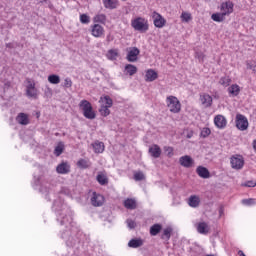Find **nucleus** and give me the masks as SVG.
Wrapping results in <instances>:
<instances>
[{"instance_id":"c85d7f7f","label":"nucleus","mask_w":256,"mask_h":256,"mask_svg":"<svg viewBox=\"0 0 256 256\" xmlns=\"http://www.w3.org/2000/svg\"><path fill=\"white\" fill-rule=\"evenodd\" d=\"M124 207L126 208V209H137V202H135V200L134 199H126L125 201H124Z\"/></svg>"},{"instance_id":"a19ab883","label":"nucleus","mask_w":256,"mask_h":256,"mask_svg":"<svg viewBox=\"0 0 256 256\" xmlns=\"http://www.w3.org/2000/svg\"><path fill=\"white\" fill-rule=\"evenodd\" d=\"M181 19H182V21H185L186 23H189V21H191V14L187 13V12H183L181 14Z\"/></svg>"},{"instance_id":"f704fd0d","label":"nucleus","mask_w":256,"mask_h":256,"mask_svg":"<svg viewBox=\"0 0 256 256\" xmlns=\"http://www.w3.org/2000/svg\"><path fill=\"white\" fill-rule=\"evenodd\" d=\"M219 84L223 87H229V85H231V78L229 76H224L220 78Z\"/></svg>"},{"instance_id":"393cba45","label":"nucleus","mask_w":256,"mask_h":256,"mask_svg":"<svg viewBox=\"0 0 256 256\" xmlns=\"http://www.w3.org/2000/svg\"><path fill=\"white\" fill-rule=\"evenodd\" d=\"M99 103H101V105H104V107H113V99H111L110 96L101 97Z\"/></svg>"},{"instance_id":"412c9836","label":"nucleus","mask_w":256,"mask_h":256,"mask_svg":"<svg viewBox=\"0 0 256 256\" xmlns=\"http://www.w3.org/2000/svg\"><path fill=\"white\" fill-rule=\"evenodd\" d=\"M198 233L201 235H207L209 233V225L206 222H200L196 226Z\"/></svg>"},{"instance_id":"ea45409f","label":"nucleus","mask_w":256,"mask_h":256,"mask_svg":"<svg viewBox=\"0 0 256 256\" xmlns=\"http://www.w3.org/2000/svg\"><path fill=\"white\" fill-rule=\"evenodd\" d=\"M211 135V129L209 128H203L200 133V137H203V139H206V137H209Z\"/></svg>"},{"instance_id":"13d9d810","label":"nucleus","mask_w":256,"mask_h":256,"mask_svg":"<svg viewBox=\"0 0 256 256\" xmlns=\"http://www.w3.org/2000/svg\"><path fill=\"white\" fill-rule=\"evenodd\" d=\"M243 256H246V255H243Z\"/></svg>"},{"instance_id":"4c0bfd02","label":"nucleus","mask_w":256,"mask_h":256,"mask_svg":"<svg viewBox=\"0 0 256 256\" xmlns=\"http://www.w3.org/2000/svg\"><path fill=\"white\" fill-rule=\"evenodd\" d=\"M80 22L83 25H89V23H91V18L87 14H81L80 15Z\"/></svg>"},{"instance_id":"a211bd4d","label":"nucleus","mask_w":256,"mask_h":256,"mask_svg":"<svg viewBox=\"0 0 256 256\" xmlns=\"http://www.w3.org/2000/svg\"><path fill=\"white\" fill-rule=\"evenodd\" d=\"M214 123L216 127H218L219 129H223L227 125V120L223 117V115H217L214 118Z\"/></svg>"},{"instance_id":"c9c22d12","label":"nucleus","mask_w":256,"mask_h":256,"mask_svg":"<svg viewBox=\"0 0 256 256\" xmlns=\"http://www.w3.org/2000/svg\"><path fill=\"white\" fill-rule=\"evenodd\" d=\"M96 179L100 185H107L109 183L107 176H105L103 174H98Z\"/></svg>"},{"instance_id":"7ed1b4c3","label":"nucleus","mask_w":256,"mask_h":256,"mask_svg":"<svg viewBox=\"0 0 256 256\" xmlns=\"http://www.w3.org/2000/svg\"><path fill=\"white\" fill-rule=\"evenodd\" d=\"M166 101L171 113H179V111H181V103L177 97L169 96L167 97Z\"/></svg>"},{"instance_id":"1a4fd4ad","label":"nucleus","mask_w":256,"mask_h":256,"mask_svg":"<svg viewBox=\"0 0 256 256\" xmlns=\"http://www.w3.org/2000/svg\"><path fill=\"white\" fill-rule=\"evenodd\" d=\"M26 95L27 97L37 99V88H35V83H32L31 80H28V85L26 86Z\"/></svg>"},{"instance_id":"9d476101","label":"nucleus","mask_w":256,"mask_h":256,"mask_svg":"<svg viewBox=\"0 0 256 256\" xmlns=\"http://www.w3.org/2000/svg\"><path fill=\"white\" fill-rule=\"evenodd\" d=\"M91 33L93 37H97V38L103 37L105 33V29L103 28V26L99 24H94L91 26Z\"/></svg>"},{"instance_id":"72a5a7b5","label":"nucleus","mask_w":256,"mask_h":256,"mask_svg":"<svg viewBox=\"0 0 256 256\" xmlns=\"http://www.w3.org/2000/svg\"><path fill=\"white\" fill-rule=\"evenodd\" d=\"M109 109H110L109 106H105V104H101L99 113L102 115V117H108V115H111V110Z\"/></svg>"},{"instance_id":"603ef678","label":"nucleus","mask_w":256,"mask_h":256,"mask_svg":"<svg viewBox=\"0 0 256 256\" xmlns=\"http://www.w3.org/2000/svg\"><path fill=\"white\" fill-rule=\"evenodd\" d=\"M249 69L256 72V65H254L253 67H249Z\"/></svg>"},{"instance_id":"4be33fe9","label":"nucleus","mask_w":256,"mask_h":256,"mask_svg":"<svg viewBox=\"0 0 256 256\" xmlns=\"http://www.w3.org/2000/svg\"><path fill=\"white\" fill-rule=\"evenodd\" d=\"M92 147L94 149V153H103V151H105V144L99 140L92 143Z\"/></svg>"},{"instance_id":"f257e3e1","label":"nucleus","mask_w":256,"mask_h":256,"mask_svg":"<svg viewBox=\"0 0 256 256\" xmlns=\"http://www.w3.org/2000/svg\"><path fill=\"white\" fill-rule=\"evenodd\" d=\"M131 27L139 33H147L149 31V21L143 17H137L131 21Z\"/></svg>"},{"instance_id":"c756f323","label":"nucleus","mask_w":256,"mask_h":256,"mask_svg":"<svg viewBox=\"0 0 256 256\" xmlns=\"http://www.w3.org/2000/svg\"><path fill=\"white\" fill-rule=\"evenodd\" d=\"M48 81L52 85H59V83H61V77L57 74H51L48 76Z\"/></svg>"},{"instance_id":"20e7f679","label":"nucleus","mask_w":256,"mask_h":256,"mask_svg":"<svg viewBox=\"0 0 256 256\" xmlns=\"http://www.w3.org/2000/svg\"><path fill=\"white\" fill-rule=\"evenodd\" d=\"M236 127L239 131H247L249 129V120L242 114L236 115Z\"/></svg>"},{"instance_id":"58836bf2","label":"nucleus","mask_w":256,"mask_h":256,"mask_svg":"<svg viewBox=\"0 0 256 256\" xmlns=\"http://www.w3.org/2000/svg\"><path fill=\"white\" fill-rule=\"evenodd\" d=\"M77 166L80 168V169H89V162L85 159H80L78 162H77Z\"/></svg>"},{"instance_id":"9b49d317","label":"nucleus","mask_w":256,"mask_h":256,"mask_svg":"<svg viewBox=\"0 0 256 256\" xmlns=\"http://www.w3.org/2000/svg\"><path fill=\"white\" fill-rule=\"evenodd\" d=\"M105 201V198L101 194L93 193V196L91 198V203L93 207H101Z\"/></svg>"},{"instance_id":"b1692460","label":"nucleus","mask_w":256,"mask_h":256,"mask_svg":"<svg viewBox=\"0 0 256 256\" xmlns=\"http://www.w3.org/2000/svg\"><path fill=\"white\" fill-rule=\"evenodd\" d=\"M241 92V88L237 84H233L228 88V93L232 95V97H237Z\"/></svg>"},{"instance_id":"2eb2a0df","label":"nucleus","mask_w":256,"mask_h":256,"mask_svg":"<svg viewBox=\"0 0 256 256\" xmlns=\"http://www.w3.org/2000/svg\"><path fill=\"white\" fill-rule=\"evenodd\" d=\"M200 101L202 105L206 108L211 107V105H213V98L209 94L200 95Z\"/></svg>"},{"instance_id":"3c124183","label":"nucleus","mask_w":256,"mask_h":256,"mask_svg":"<svg viewBox=\"0 0 256 256\" xmlns=\"http://www.w3.org/2000/svg\"><path fill=\"white\" fill-rule=\"evenodd\" d=\"M191 137H193V133L187 134V139H191Z\"/></svg>"},{"instance_id":"79ce46f5","label":"nucleus","mask_w":256,"mask_h":256,"mask_svg":"<svg viewBox=\"0 0 256 256\" xmlns=\"http://www.w3.org/2000/svg\"><path fill=\"white\" fill-rule=\"evenodd\" d=\"M63 87H65V89L73 87V81H71V78H65Z\"/></svg>"},{"instance_id":"09e8293b","label":"nucleus","mask_w":256,"mask_h":256,"mask_svg":"<svg viewBox=\"0 0 256 256\" xmlns=\"http://www.w3.org/2000/svg\"><path fill=\"white\" fill-rule=\"evenodd\" d=\"M196 57L199 59V61H203V58H204L205 56L203 55V53L197 52V53H196Z\"/></svg>"},{"instance_id":"bb28decb","label":"nucleus","mask_w":256,"mask_h":256,"mask_svg":"<svg viewBox=\"0 0 256 256\" xmlns=\"http://www.w3.org/2000/svg\"><path fill=\"white\" fill-rule=\"evenodd\" d=\"M211 19L216 23H223V21H225V13H214L211 16Z\"/></svg>"},{"instance_id":"dca6fc26","label":"nucleus","mask_w":256,"mask_h":256,"mask_svg":"<svg viewBox=\"0 0 256 256\" xmlns=\"http://www.w3.org/2000/svg\"><path fill=\"white\" fill-rule=\"evenodd\" d=\"M157 77H159V74H157L155 70L149 69L146 71L145 81H147V83H151L155 81Z\"/></svg>"},{"instance_id":"7c9ffc66","label":"nucleus","mask_w":256,"mask_h":256,"mask_svg":"<svg viewBox=\"0 0 256 256\" xmlns=\"http://www.w3.org/2000/svg\"><path fill=\"white\" fill-rule=\"evenodd\" d=\"M63 151H65V144L63 142H59L54 149V154L56 157H59L63 154Z\"/></svg>"},{"instance_id":"37998d69","label":"nucleus","mask_w":256,"mask_h":256,"mask_svg":"<svg viewBox=\"0 0 256 256\" xmlns=\"http://www.w3.org/2000/svg\"><path fill=\"white\" fill-rule=\"evenodd\" d=\"M135 181H143L145 179V174L143 172H138L134 174Z\"/></svg>"},{"instance_id":"e433bc0d","label":"nucleus","mask_w":256,"mask_h":256,"mask_svg":"<svg viewBox=\"0 0 256 256\" xmlns=\"http://www.w3.org/2000/svg\"><path fill=\"white\" fill-rule=\"evenodd\" d=\"M105 21H107V16H105V14H98L94 17V23L105 24Z\"/></svg>"},{"instance_id":"de8ad7c7","label":"nucleus","mask_w":256,"mask_h":256,"mask_svg":"<svg viewBox=\"0 0 256 256\" xmlns=\"http://www.w3.org/2000/svg\"><path fill=\"white\" fill-rule=\"evenodd\" d=\"M164 151L168 153V155H173V148L172 147H165Z\"/></svg>"},{"instance_id":"49530a36","label":"nucleus","mask_w":256,"mask_h":256,"mask_svg":"<svg viewBox=\"0 0 256 256\" xmlns=\"http://www.w3.org/2000/svg\"><path fill=\"white\" fill-rule=\"evenodd\" d=\"M126 222H127L129 229H135V221L128 219Z\"/></svg>"},{"instance_id":"473e14b6","label":"nucleus","mask_w":256,"mask_h":256,"mask_svg":"<svg viewBox=\"0 0 256 256\" xmlns=\"http://www.w3.org/2000/svg\"><path fill=\"white\" fill-rule=\"evenodd\" d=\"M162 228L163 227L161 226V224H154L150 228V235H152L153 237H155V235H159V233H161Z\"/></svg>"},{"instance_id":"4d7b16f0","label":"nucleus","mask_w":256,"mask_h":256,"mask_svg":"<svg viewBox=\"0 0 256 256\" xmlns=\"http://www.w3.org/2000/svg\"><path fill=\"white\" fill-rule=\"evenodd\" d=\"M247 67L249 69V67H255V65L248 64Z\"/></svg>"},{"instance_id":"aec40b11","label":"nucleus","mask_w":256,"mask_h":256,"mask_svg":"<svg viewBox=\"0 0 256 256\" xmlns=\"http://www.w3.org/2000/svg\"><path fill=\"white\" fill-rule=\"evenodd\" d=\"M200 204H201V199L199 198V196L192 195V196L189 197L188 205L190 207H193L195 209V208L199 207Z\"/></svg>"},{"instance_id":"f3484780","label":"nucleus","mask_w":256,"mask_h":256,"mask_svg":"<svg viewBox=\"0 0 256 256\" xmlns=\"http://www.w3.org/2000/svg\"><path fill=\"white\" fill-rule=\"evenodd\" d=\"M149 153L151 157H154V159H159L161 157V148L159 145L154 144L149 148Z\"/></svg>"},{"instance_id":"6e6552de","label":"nucleus","mask_w":256,"mask_h":256,"mask_svg":"<svg viewBox=\"0 0 256 256\" xmlns=\"http://www.w3.org/2000/svg\"><path fill=\"white\" fill-rule=\"evenodd\" d=\"M179 163L182 167H186V169H189V168L193 167V165L195 164V160H193V158H191V156L185 155V156L180 157Z\"/></svg>"},{"instance_id":"423d86ee","label":"nucleus","mask_w":256,"mask_h":256,"mask_svg":"<svg viewBox=\"0 0 256 256\" xmlns=\"http://www.w3.org/2000/svg\"><path fill=\"white\" fill-rule=\"evenodd\" d=\"M230 163L232 169H243V166L245 165V160H243L242 156H232Z\"/></svg>"},{"instance_id":"864d4df0","label":"nucleus","mask_w":256,"mask_h":256,"mask_svg":"<svg viewBox=\"0 0 256 256\" xmlns=\"http://www.w3.org/2000/svg\"><path fill=\"white\" fill-rule=\"evenodd\" d=\"M238 255L243 256V255H245V253H243V251L239 250Z\"/></svg>"},{"instance_id":"ddd939ff","label":"nucleus","mask_w":256,"mask_h":256,"mask_svg":"<svg viewBox=\"0 0 256 256\" xmlns=\"http://www.w3.org/2000/svg\"><path fill=\"white\" fill-rule=\"evenodd\" d=\"M220 9L222 13H225V17H227V15H231V13L233 12V2L231 1L223 2L221 4Z\"/></svg>"},{"instance_id":"6e6d98bb","label":"nucleus","mask_w":256,"mask_h":256,"mask_svg":"<svg viewBox=\"0 0 256 256\" xmlns=\"http://www.w3.org/2000/svg\"><path fill=\"white\" fill-rule=\"evenodd\" d=\"M6 47L8 48V49H11V43H8V44H6Z\"/></svg>"},{"instance_id":"39448f33","label":"nucleus","mask_w":256,"mask_h":256,"mask_svg":"<svg viewBox=\"0 0 256 256\" xmlns=\"http://www.w3.org/2000/svg\"><path fill=\"white\" fill-rule=\"evenodd\" d=\"M152 19L154 26L157 27V29H163L164 25L167 23V20H165V18L156 11L153 12Z\"/></svg>"},{"instance_id":"a18cd8bd","label":"nucleus","mask_w":256,"mask_h":256,"mask_svg":"<svg viewBox=\"0 0 256 256\" xmlns=\"http://www.w3.org/2000/svg\"><path fill=\"white\" fill-rule=\"evenodd\" d=\"M243 205H255V199H244L242 200Z\"/></svg>"},{"instance_id":"f03ea898","label":"nucleus","mask_w":256,"mask_h":256,"mask_svg":"<svg viewBox=\"0 0 256 256\" xmlns=\"http://www.w3.org/2000/svg\"><path fill=\"white\" fill-rule=\"evenodd\" d=\"M80 109L83 111V115L86 119H95L97 115L95 114V111H93V106L91 103L87 100H82L79 104Z\"/></svg>"},{"instance_id":"6ab92c4d","label":"nucleus","mask_w":256,"mask_h":256,"mask_svg":"<svg viewBox=\"0 0 256 256\" xmlns=\"http://www.w3.org/2000/svg\"><path fill=\"white\" fill-rule=\"evenodd\" d=\"M143 239L141 238H133L128 242V247L131 249H137L139 247H143Z\"/></svg>"},{"instance_id":"c03bdc74","label":"nucleus","mask_w":256,"mask_h":256,"mask_svg":"<svg viewBox=\"0 0 256 256\" xmlns=\"http://www.w3.org/2000/svg\"><path fill=\"white\" fill-rule=\"evenodd\" d=\"M243 187H256V182L253 180H248L244 184H242Z\"/></svg>"},{"instance_id":"4468645a","label":"nucleus","mask_w":256,"mask_h":256,"mask_svg":"<svg viewBox=\"0 0 256 256\" xmlns=\"http://www.w3.org/2000/svg\"><path fill=\"white\" fill-rule=\"evenodd\" d=\"M196 173L202 179H209V177H211V172H209V169L204 166H198L196 169Z\"/></svg>"},{"instance_id":"5701e85b","label":"nucleus","mask_w":256,"mask_h":256,"mask_svg":"<svg viewBox=\"0 0 256 256\" xmlns=\"http://www.w3.org/2000/svg\"><path fill=\"white\" fill-rule=\"evenodd\" d=\"M16 121L20 125H29V116L25 113H19L16 117Z\"/></svg>"},{"instance_id":"0eeeda50","label":"nucleus","mask_w":256,"mask_h":256,"mask_svg":"<svg viewBox=\"0 0 256 256\" xmlns=\"http://www.w3.org/2000/svg\"><path fill=\"white\" fill-rule=\"evenodd\" d=\"M140 53L141 51L139 50V48L137 47L131 48L130 51H128V54L126 56L127 61H129V63H135Z\"/></svg>"},{"instance_id":"2f4dec72","label":"nucleus","mask_w":256,"mask_h":256,"mask_svg":"<svg viewBox=\"0 0 256 256\" xmlns=\"http://www.w3.org/2000/svg\"><path fill=\"white\" fill-rule=\"evenodd\" d=\"M106 9H117V0H103Z\"/></svg>"},{"instance_id":"cd10ccee","label":"nucleus","mask_w":256,"mask_h":256,"mask_svg":"<svg viewBox=\"0 0 256 256\" xmlns=\"http://www.w3.org/2000/svg\"><path fill=\"white\" fill-rule=\"evenodd\" d=\"M125 72H126V75H130L131 77H133V75L137 73V66L133 64H127L125 66Z\"/></svg>"},{"instance_id":"a878e982","label":"nucleus","mask_w":256,"mask_h":256,"mask_svg":"<svg viewBox=\"0 0 256 256\" xmlns=\"http://www.w3.org/2000/svg\"><path fill=\"white\" fill-rule=\"evenodd\" d=\"M171 233H173V228H165L162 232L161 239H163L164 241H169L171 239Z\"/></svg>"},{"instance_id":"5fc2aeb1","label":"nucleus","mask_w":256,"mask_h":256,"mask_svg":"<svg viewBox=\"0 0 256 256\" xmlns=\"http://www.w3.org/2000/svg\"><path fill=\"white\" fill-rule=\"evenodd\" d=\"M65 224H66L65 218H63V219L61 220V225H65Z\"/></svg>"},{"instance_id":"f8f14e48","label":"nucleus","mask_w":256,"mask_h":256,"mask_svg":"<svg viewBox=\"0 0 256 256\" xmlns=\"http://www.w3.org/2000/svg\"><path fill=\"white\" fill-rule=\"evenodd\" d=\"M56 171L60 175H67V173L71 172V166L67 162H62L56 167Z\"/></svg>"},{"instance_id":"8fccbe9b","label":"nucleus","mask_w":256,"mask_h":256,"mask_svg":"<svg viewBox=\"0 0 256 256\" xmlns=\"http://www.w3.org/2000/svg\"><path fill=\"white\" fill-rule=\"evenodd\" d=\"M109 53H110V55H113V57L117 56V53H115L113 50H110Z\"/></svg>"}]
</instances>
